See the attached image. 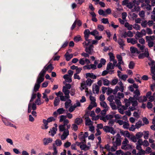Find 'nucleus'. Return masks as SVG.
Here are the masks:
<instances>
[{
	"mask_svg": "<svg viewBox=\"0 0 155 155\" xmlns=\"http://www.w3.org/2000/svg\"><path fill=\"white\" fill-rule=\"evenodd\" d=\"M69 121L66 118L64 120V121H63L64 124H61L59 126V127H61V126H62L64 128H66L67 127V126L69 125H68V124L69 123Z\"/></svg>",
	"mask_w": 155,
	"mask_h": 155,
	"instance_id": "obj_29",
	"label": "nucleus"
},
{
	"mask_svg": "<svg viewBox=\"0 0 155 155\" xmlns=\"http://www.w3.org/2000/svg\"><path fill=\"white\" fill-rule=\"evenodd\" d=\"M66 60L68 61L73 57V55L72 54H69L68 52H67L64 55Z\"/></svg>",
	"mask_w": 155,
	"mask_h": 155,
	"instance_id": "obj_32",
	"label": "nucleus"
},
{
	"mask_svg": "<svg viewBox=\"0 0 155 155\" xmlns=\"http://www.w3.org/2000/svg\"><path fill=\"white\" fill-rule=\"evenodd\" d=\"M103 130L106 132H110L113 135L116 133V131L114 130V128L112 127L108 126H105L103 127Z\"/></svg>",
	"mask_w": 155,
	"mask_h": 155,
	"instance_id": "obj_10",
	"label": "nucleus"
},
{
	"mask_svg": "<svg viewBox=\"0 0 155 155\" xmlns=\"http://www.w3.org/2000/svg\"><path fill=\"white\" fill-rule=\"evenodd\" d=\"M80 147L81 150H88L89 148V147L87 146L86 144L81 145L80 146Z\"/></svg>",
	"mask_w": 155,
	"mask_h": 155,
	"instance_id": "obj_40",
	"label": "nucleus"
},
{
	"mask_svg": "<svg viewBox=\"0 0 155 155\" xmlns=\"http://www.w3.org/2000/svg\"><path fill=\"white\" fill-rule=\"evenodd\" d=\"M65 110L63 108H60L57 110V113L58 114H64Z\"/></svg>",
	"mask_w": 155,
	"mask_h": 155,
	"instance_id": "obj_47",
	"label": "nucleus"
},
{
	"mask_svg": "<svg viewBox=\"0 0 155 155\" xmlns=\"http://www.w3.org/2000/svg\"><path fill=\"white\" fill-rule=\"evenodd\" d=\"M66 118V117L65 116L62 115L59 117V121L60 122H63L64 120Z\"/></svg>",
	"mask_w": 155,
	"mask_h": 155,
	"instance_id": "obj_59",
	"label": "nucleus"
},
{
	"mask_svg": "<svg viewBox=\"0 0 155 155\" xmlns=\"http://www.w3.org/2000/svg\"><path fill=\"white\" fill-rule=\"evenodd\" d=\"M148 60L149 61L148 62V64L150 67L151 69H153V67L155 64V61L152 60L150 58H149Z\"/></svg>",
	"mask_w": 155,
	"mask_h": 155,
	"instance_id": "obj_25",
	"label": "nucleus"
},
{
	"mask_svg": "<svg viewBox=\"0 0 155 155\" xmlns=\"http://www.w3.org/2000/svg\"><path fill=\"white\" fill-rule=\"evenodd\" d=\"M130 51L132 54H138L139 53V51H138L137 48L134 47H131L130 48Z\"/></svg>",
	"mask_w": 155,
	"mask_h": 155,
	"instance_id": "obj_28",
	"label": "nucleus"
},
{
	"mask_svg": "<svg viewBox=\"0 0 155 155\" xmlns=\"http://www.w3.org/2000/svg\"><path fill=\"white\" fill-rule=\"evenodd\" d=\"M143 137L145 139H148L149 135V132L148 131H144L143 132Z\"/></svg>",
	"mask_w": 155,
	"mask_h": 155,
	"instance_id": "obj_51",
	"label": "nucleus"
},
{
	"mask_svg": "<svg viewBox=\"0 0 155 155\" xmlns=\"http://www.w3.org/2000/svg\"><path fill=\"white\" fill-rule=\"evenodd\" d=\"M92 87L93 92L94 94H98L99 90V87L97 85L94 84L93 85Z\"/></svg>",
	"mask_w": 155,
	"mask_h": 155,
	"instance_id": "obj_21",
	"label": "nucleus"
},
{
	"mask_svg": "<svg viewBox=\"0 0 155 155\" xmlns=\"http://www.w3.org/2000/svg\"><path fill=\"white\" fill-rule=\"evenodd\" d=\"M71 101L70 99H68L65 103V107L68 108L71 105Z\"/></svg>",
	"mask_w": 155,
	"mask_h": 155,
	"instance_id": "obj_39",
	"label": "nucleus"
},
{
	"mask_svg": "<svg viewBox=\"0 0 155 155\" xmlns=\"http://www.w3.org/2000/svg\"><path fill=\"white\" fill-rule=\"evenodd\" d=\"M134 38H127V42L128 43H130L132 45H134L137 43L138 38L136 37Z\"/></svg>",
	"mask_w": 155,
	"mask_h": 155,
	"instance_id": "obj_13",
	"label": "nucleus"
},
{
	"mask_svg": "<svg viewBox=\"0 0 155 155\" xmlns=\"http://www.w3.org/2000/svg\"><path fill=\"white\" fill-rule=\"evenodd\" d=\"M114 99L115 98L114 96L113 95H111L108 97L107 98V100L109 101L110 103L113 102V100H114Z\"/></svg>",
	"mask_w": 155,
	"mask_h": 155,
	"instance_id": "obj_62",
	"label": "nucleus"
},
{
	"mask_svg": "<svg viewBox=\"0 0 155 155\" xmlns=\"http://www.w3.org/2000/svg\"><path fill=\"white\" fill-rule=\"evenodd\" d=\"M118 81V80L117 79H113L110 84L112 85H116Z\"/></svg>",
	"mask_w": 155,
	"mask_h": 155,
	"instance_id": "obj_58",
	"label": "nucleus"
},
{
	"mask_svg": "<svg viewBox=\"0 0 155 155\" xmlns=\"http://www.w3.org/2000/svg\"><path fill=\"white\" fill-rule=\"evenodd\" d=\"M45 74V72L42 71L40 72L37 78L36 82L35 85L33 92H36L38 91L40 86V84L44 80V76Z\"/></svg>",
	"mask_w": 155,
	"mask_h": 155,
	"instance_id": "obj_2",
	"label": "nucleus"
},
{
	"mask_svg": "<svg viewBox=\"0 0 155 155\" xmlns=\"http://www.w3.org/2000/svg\"><path fill=\"white\" fill-rule=\"evenodd\" d=\"M137 46L140 48V49L141 50L142 52H144L143 54L144 56L146 57H148L149 56V53L148 49L144 48V46L143 45H141L140 44H137Z\"/></svg>",
	"mask_w": 155,
	"mask_h": 155,
	"instance_id": "obj_9",
	"label": "nucleus"
},
{
	"mask_svg": "<svg viewBox=\"0 0 155 155\" xmlns=\"http://www.w3.org/2000/svg\"><path fill=\"white\" fill-rule=\"evenodd\" d=\"M57 125L55 124V127H53L52 129L50 131H49V133H51V135L52 136H53L56 133V131L57 130Z\"/></svg>",
	"mask_w": 155,
	"mask_h": 155,
	"instance_id": "obj_23",
	"label": "nucleus"
},
{
	"mask_svg": "<svg viewBox=\"0 0 155 155\" xmlns=\"http://www.w3.org/2000/svg\"><path fill=\"white\" fill-rule=\"evenodd\" d=\"M91 40H89V41H85L84 42L83 44L84 47L85 48H86V47H87L91 42Z\"/></svg>",
	"mask_w": 155,
	"mask_h": 155,
	"instance_id": "obj_52",
	"label": "nucleus"
},
{
	"mask_svg": "<svg viewBox=\"0 0 155 155\" xmlns=\"http://www.w3.org/2000/svg\"><path fill=\"white\" fill-rule=\"evenodd\" d=\"M152 152L151 149L149 147H147L146 148L145 150V154L146 153L149 154Z\"/></svg>",
	"mask_w": 155,
	"mask_h": 155,
	"instance_id": "obj_57",
	"label": "nucleus"
},
{
	"mask_svg": "<svg viewBox=\"0 0 155 155\" xmlns=\"http://www.w3.org/2000/svg\"><path fill=\"white\" fill-rule=\"evenodd\" d=\"M101 79L103 81V83L104 85L108 86L110 84V82L107 79L104 78H101Z\"/></svg>",
	"mask_w": 155,
	"mask_h": 155,
	"instance_id": "obj_33",
	"label": "nucleus"
},
{
	"mask_svg": "<svg viewBox=\"0 0 155 155\" xmlns=\"http://www.w3.org/2000/svg\"><path fill=\"white\" fill-rule=\"evenodd\" d=\"M100 105L101 107L104 108V109H108L109 107L105 102L102 101L100 102Z\"/></svg>",
	"mask_w": 155,
	"mask_h": 155,
	"instance_id": "obj_46",
	"label": "nucleus"
},
{
	"mask_svg": "<svg viewBox=\"0 0 155 155\" xmlns=\"http://www.w3.org/2000/svg\"><path fill=\"white\" fill-rule=\"evenodd\" d=\"M118 84L120 86L119 87L120 91L122 92H123L124 91V87L122 82L121 81L119 82L118 83Z\"/></svg>",
	"mask_w": 155,
	"mask_h": 155,
	"instance_id": "obj_42",
	"label": "nucleus"
},
{
	"mask_svg": "<svg viewBox=\"0 0 155 155\" xmlns=\"http://www.w3.org/2000/svg\"><path fill=\"white\" fill-rule=\"evenodd\" d=\"M85 82L87 86H91L92 83L93 82V80H92L90 78H88L87 80Z\"/></svg>",
	"mask_w": 155,
	"mask_h": 155,
	"instance_id": "obj_44",
	"label": "nucleus"
},
{
	"mask_svg": "<svg viewBox=\"0 0 155 155\" xmlns=\"http://www.w3.org/2000/svg\"><path fill=\"white\" fill-rule=\"evenodd\" d=\"M142 122L139 121L136 123L135 126L136 128H139L142 126Z\"/></svg>",
	"mask_w": 155,
	"mask_h": 155,
	"instance_id": "obj_55",
	"label": "nucleus"
},
{
	"mask_svg": "<svg viewBox=\"0 0 155 155\" xmlns=\"http://www.w3.org/2000/svg\"><path fill=\"white\" fill-rule=\"evenodd\" d=\"M96 66H95V65H93V64L87 65L84 66V69H87L90 70L91 69H92L93 70H94L96 69Z\"/></svg>",
	"mask_w": 155,
	"mask_h": 155,
	"instance_id": "obj_20",
	"label": "nucleus"
},
{
	"mask_svg": "<svg viewBox=\"0 0 155 155\" xmlns=\"http://www.w3.org/2000/svg\"><path fill=\"white\" fill-rule=\"evenodd\" d=\"M139 4V2L138 1L134 0L133 2L129 3L127 6L128 8L131 9V11L134 12L139 10L140 8L138 6Z\"/></svg>",
	"mask_w": 155,
	"mask_h": 155,
	"instance_id": "obj_4",
	"label": "nucleus"
},
{
	"mask_svg": "<svg viewBox=\"0 0 155 155\" xmlns=\"http://www.w3.org/2000/svg\"><path fill=\"white\" fill-rule=\"evenodd\" d=\"M124 26L129 31L132 30L133 29V26L129 24V23L127 22L125 23Z\"/></svg>",
	"mask_w": 155,
	"mask_h": 155,
	"instance_id": "obj_38",
	"label": "nucleus"
},
{
	"mask_svg": "<svg viewBox=\"0 0 155 155\" xmlns=\"http://www.w3.org/2000/svg\"><path fill=\"white\" fill-rule=\"evenodd\" d=\"M83 121L82 119L81 118H77L74 121L75 123L77 125H79L81 124Z\"/></svg>",
	"mask_w": 155,
	"mask_h": 155,
	"instance_id": "obj_36",
	"label": "nucleus"
},
{
	"mask_svg": "<svg viewBox=\"0 0 155 155\" xmlns=\"http://www.w3.org/2000/svg\"><path fill=\"white\" fill-rule=\"evenodd\" d=\"M108 55L109 56L110 60V61H111L114 59L115 57L113 54L112 53L110 52L108 53Z\"/></svg>",
	"mask_w": 155,
	"mask_h": 155,
	"instance_id": "obj_61",
	"label": "nucleus"
},
{
	"mask_svg": "<svg viewBox=\"0 0 155 155\" xmlns=\"http://www.w3.org/2000/svg\"><path fill=\"white\" fill-rule=\"evenodd\" d=\"M129 141L126 138H125L122 142L121 148L125 150H130L132 149V146L130 144H129Z\"/></svg>",
	"mask_w": 155,
	"mask_h": 155,
	"instance_id": "obj_5",
	"label": "nucleus"
},
{
	"mask_svg": "<svg viewBox=\"0 0 155 155\" xmlns=\"http://www.w3.org/2000/svg\"><path fill=\"white\" fill-rule=\"evenodd\" d=\"M84 34L85 39L86 41H89V40H91V39H88L89 35H90V31L89 29H87L85 30L84 32Z\"/></svg>",
	"mask_w": 155,
	"mask_h": 155,
	"instance_id": "obj_19",
	"label": "nucleus"
},
{
	"mask_svg": "<svg viewBox=\"0 0 155 155\" xmlns=\"http://www.w3.org/2000/svg\"><path fill=\"white\" fill-rule=\"evenodd\" d=\"M155 36L154 35L146 36V39L148 41V45L150 47H152L154 45L153 42L152 41L154 39Z\"/></svg>",
	"mask_w": 155,
	"mask_h": 155,
	"instance_id": "obj_8",
	"label": "nucleus"
},
{
	"mask_svg": "<svg viewBox=\"0 0 155 155\" xmlns=\"http://www.w3.org/2000/svg\"><path fill=\"white\" fill-rule=\"evenodd\" d=\"M114 117L113 115H107L105 117H102L100 118L101 120H103L104 122H106L107 120L110 119H112Z\"/></svg>",
	"mask_w": 155,
	"mask_h": 155,
	"instance_id": "obj_15",
	"label": "nucleus"
},
{
	"mask_svg": "<svg viewBox=\"0 0 155 155\" xmlns=\"http://www.w3.org/2000/svg\"><path fill=\"white\" fill-rule=\"evenodd\" d=\"M85 124L86 125L89 126L92 125L93 122L90 118L87 117L86 118Z\"/></svg>",
	"mask_w": 155,
	"mask_h": 155,
	"instance_id": "obj_35",
	"label": "nucleus"
},
{
	"mask_svg": "<svg viewBox=\"0 0 155 155\" xmlns=\"http://www.w3.org/2000/svg\"><path fill=\"white\" fill-rule=\"evenodd\" d=\"M124 101L125 103V105L127 107L130 105L131 104H132V106L129 107V110L126 111L125 112L126 115L130 116L131 115L130 111H133L136 109L135 107L137 105V101L131 97L129 98L128 99H125Z\"/></svg>",
	"mask_w": 155,
	"mask_h": 155,
	"instance_id": "obj_1",
	"label": "nucleus"
},
{
	"mask_svg": "<svg viewBox=\"0 0 155 155\" xmlns=\"http://www.w3.org/2000/svg\"><path fill=\"white\" fill-rule=\"evenodd\" d=\"M63 78L66 81L70 83L72 81L71 77L69 76L68 74H65L63 76Z\"/></svg>",
	"mask_w": 155,
	"mask_h": 155,
	"instance_id": "obj_34",
	"label": "nucleus"
},
{
	"mask_svg": "<svg viewBox=\"0 0 155 155\" xmlns=\"http://www.w3.org/2000/svg\"><path fill=\"white\" fill-rule=\"evenodd\" d=\"M110 105L112 108L113 110L116 109L117 108H119L120 107H118L117 105L116 106L115 104V103L114 102H110Z\"/></svg>",
	"mask_w": 155,
	"mask_h": 155,
	"instance_id": "obj_45",
	"label": "nucleus"
},
{
	"mask_svg": "<svg viewBox=\"0 0 155 155\" xmlns=\"http://www.w3.org/2000/svg\"><path fill=\"white\" fill-rule=\"evenodd\" d=\"M89 98L91 101V104H93L94 106H97V104L95 102L96 100L95 97L92 96H90Z\"/></svg>",
	"mask_w": 155,
	"mask_h": 155,
	"instance_id": "obj_37",
	"label": "nucleus"
},
{
	"mask_svg": "<svg viewBox=\"0 0 155 155\" xmlns=\"http://www.w3.org/2000/svg\"><path fill=\"white\" fill-rule=\"evenodd\" d=\"M59 127V130L60 132V135H61V138L62 140H65L69 135L68 129L70 128L71 125L67 126L66 128H64L62 126Z\"/></svg>",
	"mask_w": 155,
	"mask_h": 155,
	"instance_id": "obj_3",
	"label": "nucleus"
},
{
	"mask_svg": "<svg viewBox=\"0 0 155 155\" xmlns=\"http://www.w3.org/2000/svg\"><path fill=\"white\" fill-rule=\"evenodd\" d=\"M44 68H45V69H43L40 72H41L42 71L45 72V73L46 71H48V72H50L54 68L51 64H50L47 67H46V66Z\"/></svg>",
	"mask_w": 155,
	"mask_h": 155,
	"instance_id": "obj_17",
	"label": "nucleus"
},
{
	"mask_svg": "<svg viewBox=\"0 0 155 155\" xmlns=\"http://www.w3.org/2000/svg\"><path fill=\"white\" fill-rule=\"evenodd\" d=\"M120 136L119 134H117L115 137L113 139V143L114 145H116L118 146L120 145L121 143V140L120 139Z\"/></svg>",
	"mask_w": 155,
	"mask_h": 155,
	"instance_id": "obj_7",
	"label": "nucleus"
},
{
	"mask_svg": "<svg viewBox=\"0 0 155 155\" xmlns=\"http://www.w3.org/2000/svg\"><path fill=\"white\" fill-rule=\"evenodd\" d=\"M2 121L7 126H8L9 124L10 123V122L8 121L7 119L5 118H2Z\"/></svg>",
	"mask_w": 155,
	"mask_h": 155,
	"instance_id": "obj_50",
	"label": "nucleus"
},
{
	"mask_svg": "<svg viewBox=\"0 0 155 155\" xmlns=\"http://www.w3.org/2000/svg\"><path fill=\"white\" fill-rule=\"evenodd\" d=\"M115 66L111 63L109 62L107 65V70L114 68Z\"/></svg>",
	"mask_w": 155,
	"mask_h": 155,
	"instance_id": "obj_41",
	"label": "nucleus"
},
{
	"mask_svg": "<svg viewBox=\"0 0 155 155\" xmlns=\"http://www.w3.org/2000/svg\"><path fill=\"white\" fill-rule=\"evenodd\" d=\"M93 47L92 45H91L88 47H86L85 48V51L89 54H91L93 53Z\"/></svg>",
	"mask_w": 155,
	"mask_h": 155,
	"instance_id": "obj_16",
	"label": "nucleus"
},
{
	"mask_svg": "<svg viewBox=\"0 0 155 155\" xmlns=\"http://www.w3.org/2000/svg\"><path fill=\"white\" fill-rule=\"evenodd\" d=\"M43 126H42V128L43 129H47L48 128V122L45 119H43Z\"/></svg>",
	"mask_w": 155,
	"mask_h": 155,
	"instance_id": "obj_31",
	"label": "nucleus"
},
{
	"mask_svg": "<svg viewBox=\"0 0 155 155\" xmlns=\"http://www.w3.org/2000/svg\"><path fill=\"white\" fill-rule=\"evenodd\" d=\"M143 35L141 33V32L139 31H137L136 33V35L135 36V37H136L137 38H141L142 37Z\"/></svg>",
	"mask_w": 155,
	"mask_h": 155,
	"instance_id": "obj_63",
	"label": "nucleus"
},
{
	"mask_svg": "<svg viewBox=\"0 0 155 155\" xmlns=\"http://www.w3.org/2000/svg\"><path fill=\"white\" fill-rule=\"evenodd\" d=\"M87 85L85 82L83 81L81 84V86L80 87V89L81 91H82L84 89H85V92L86 93H88V89L87 87Z\"/></svg>",
	"mask_w": 155,
	"mask_h": 155,
	"instance_id": "obj_14",
	"label": "nucleus"
},
{
	"mask_svg": "<svg viewBox=\"0 0 155 155\" xmlns=\"http://www.w3.org/2000/svg\"><path fill=\"white\" fill-rule=\"evenodd\" d=\"M142 145L144 147H147L149 145V143L147 140H144L143 141Z\"/></svg>",
	"mask_w": 155,
	"mask_h": 155,
	"instance_id": "obj_64",
	"label": "nucleus"
},
{
	"mask_svg": "<svg viewBox=\"0 0 155 155\" xmlns=\"http://www.w3.org/2000/svg\"><path fill=\"white\" fill-rule=\"evenodd\" d=\"M143 135V134L142 132H140L137 133L135 136L137 139H139L142 137Z\"/></svg>",
	"mask_w": 155,
	"mask_h": 155,
	"instance_id": "obj_49",
	"label": "nucleus"
},
{
	"mask_svg": "<svg viewBox=\"0 0 155 155\" xmlns=\"http://www.w3.org/2000/svg\"><path fill=\"white\" fill-rule=\"evenodd\" d=\"M121 107L118 108V111L119 112L122 114H124L125 113L124 110H127V106H121V105L120 106Z\"/></svg>",
	"mask_w": 155,
	"mask_h": 155,
	"instance_id": "obj_22",
	"label": "nucleus"
},
{
	"mask_svg": "<svg viewBox=\"0 0 155 155\" xmlns=\"http://www.w3.org/2000/svg\"><path fill=\"white\" fill-rule=\"evenodd\" d=\"M88 132H85L84 134L83 132H81L78 136L79 139L84 142L85 141V138L88 137Z\"/></svg>",
	"mask_w": 155,
	"mask_h": 155,
	"instance_id": "obj_11",
	"label": "nucleus"
},
{
	"mask_svg": "<svg viewBox=\"0 0 155 155\" xmlns=\"http://www.w3.org/2000/svg\"><path fill=\"white\" fill-rule=\"evenodd\" d=\"M117 42L120 45V48H121L123 49V46L125 45L124 40L122 39L119 38L118 39Z\"/></svg>",
	"mask_w": 155,
	"mask_h": 155,
	"instance_id": "obj_26",
	"label": "nucleus"
},
{
	"mask_svg": "<svg viewBox=\"0 0 155 155\" xmlns=\"http://www.w3.org/2000/svg\"><path fill=\"white\" fill-rule=\"evenodd\" d=\"M98 32L96 30H94L93 31L90 32V35L94 36L98 35Z\"/></svg>",
	"mask_w": 155,
	"mask_h": 155,
	"instance_id": "obj_54",
	"label": "nucleus"
},
{
	"mask_svg": "<svg viewBox=\"0 0 155 155\" xmlns=\"http://www.w3.org/2000/svg\"><path fill=\"white\" fill-rule=\"evenodd\" d=\"M60 100L58 97L55 98L54 101V106H57L59 104Z\"/></svg>",
	"mask_w": 155,
	"mask_h": 155,
	"instance_id": "obj_43",
	"label": "nucleus"
},
{
	"mask_svg": "<svg viewBox=\"0 0 155 155\" xmlns=\"http://www.w3.org/2000/svg\"><path fill=\"white\" fill-rule=\"evenodd\" d=\"M134 96L133 97L135 100L136 101L137 100H138V97L140 95V93L138 89H136L134 92Z\"/></svg>",
	"mask_w": 155,
	"mask_h": 155,
	"instance_id": "obj_24",
	"label": "nucleus"
},
{
	"mask_svg": "<svg viewBox=\"0 0 155 155\" xmlns=\"http://www.w3.org/2000/svg\"><path fill=\"white\" fill-rule=\"evenodd\" d=\"M60 99L61 101H65L67 99L70 98L69 95H65L64 96L63 94L62 95H61L60 96Z\"/></svg>",
	"mask_w": 155,
	"mask_h": 155,
	"instance_id": "obj_30",
	"label": "nucleus"
},
{
	"mask_svg": "<svg viewBox=\"0 0 155 155\" xmlns=\"http://www.w3.org/2000/svg\"><path fill=\"white\" fill-rule=\"evenodd\" d=\"M43 96L42 98L43 99H45V101L48 102L49 101V99L48 97L47 94H46L44 93H43Z\"/></svg>",
	"mask_w": 155,
	"mask_h": 155,
	"instance_id": "obj_60",
	"label": "nucleus"
},
{
	"mask_svg": "<svg viewBox=\"0 0 155 155\" xmlns=\"http://www.w3.org/2000/svg\"><path fill=\"white\" fill-rule=\"evenodd\" d=\"M62 91L64 92L65 95H69V94L70 92L69 91L66 89L65 87H63Z\"/></svg>",
	"mask_w": 155,
	"mask_h": 155,
	"instance_id": "obj_48",
	"label": "nucleus"
},
{
	"mask_svg": "<svg viewBox=\"0 0 155 155\" xmlns=\"http://www.w3.org/2000/svg\"><path fill=\"white\" fill-rule=\"evenodd\" d=\"M31 109L33 110H35L36 109V104L34 103H33L32 104L31 103H29L28 106V113L31 112Z\"/></svg>",
	"mask_w": 155,
	"mask_h": 155,
	"instance_id": "obj_12",
	"label": "nucleus"
},
{
	"mask_svg": "<svg viewBox=\"0 0 155 155\" xmlns=\"http://www.w3.org/2000/svg\"><path fill=\"white\" fill-rule=\"evenodd\" d=\"M81 39V37L80 35H78L75 37L74 38V41L75 42H78Z\"/></svg>",
	"mask_w": 155,
	"mask_h": 155,
	"instance_id": "obj_56",
	"label": "nucleus"
},
{
	"mask_svg": "<svg viewBox=\"0 0 155 155\" xmlns=\"http://www.w3.org/2000/svg\"><path fill=\"white\" fill-rule=\"evenodd\" d=\"M133 27V28L136 30H139L140 29V25L136 24L134 25Z\"/></svg>",
	"mask_w": 155,
	"mask_h": 155,
	"instance_id": "obj_53",
	"label": "nucleus"
},
{
	"mask_svg": "<svg viewBox=\"0 0 155 155\" xmlns=\"http://www.w3.org/2000/svg\"><path fill=\"white\" fill-rule=\"evenodd\" d=\"M124 94L123 93L118 92L117 96L115 97L114 101L118 107H119L121 106V102L120 100L121 98L124 97Z\"/></svg>",
	"mask_w": 155,
	"mask_h": 155,
	"instance_id": "obj_6",
	"label": "nucleus"
},
{
	"mask_svg": "<svg viewBox=\"0 0 155 155\" xmlns=\"http://www.w3.org/2000/svg\"><path fill=\"white\" fill-rule=\"evenodd\" d=\"M53 141V140L50 138H45L43 139V142L44 145H48L50 143H51Z\"/></svg>",
	"mask_w": 155,
	"mask_h": 155,
	"instance_id": "obj_18",
	"label": "nucleus"
},
{
	"mask_svg": "<svg viewBox=\"0 0 155 155\" xmlns=\"http://www.w3.org/2000/svg\"><path fill=\"white\" fill-rule=\"evenodd\" d=\"M86 78L89 77L93 79H96L97 76L93 73H87L86 74Z\"/></svg>",
	"mask_w": 155,
	"mask_h": 155,
	"instance_id": "obj_27",
	"label": "nucleus"
}]
</instances>
